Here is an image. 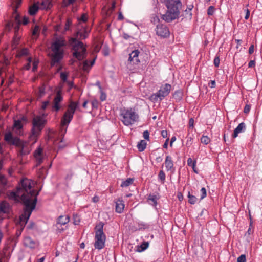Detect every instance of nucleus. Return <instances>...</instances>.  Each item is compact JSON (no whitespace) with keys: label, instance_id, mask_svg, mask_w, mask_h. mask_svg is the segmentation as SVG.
Listing matches in <instances>:
<instances>
[{"label":"nucleus","instance_id":"obj_49","mask_svg":"<svg viewBox=\"0 0 262 262\" xmlns=\"http://www.w3.org/2000/svg\"><path fill=\"white\" fill-rule=\"evenodd\" d=\"M214 12V7L212 6H210L208 7L207 10V14L208 15H212Z\"/></svg>","mask_w":262,"mask_h":262},{"label":"nucleus","instance_id":"obj_47","mask_svg":"<svg viewBox=\"0 0 262 262\" xmlns=\"http://www.w3.org/2000/svg\"><path fill=\"white\" fill-rule=\"evenodd\" d=\"M14 24V22H12L11 21H8L6 24V29H7L8 31H10L13 27Z\"/></svg>","mask_w":262,"mask_h":262},{"label":"nucleus","instance_id":"obj_64","mask_svg":"<svg viewBox=\"0 0 262 262\" xmlns=\"http://www.w3.org/2000/svg\"><path fill=\"white\" fill-rule=\"evenodd\" d=\"M39 93L41 95L45 94V88L44 87H41L39 89Z\"/></svg>","mask_w":262,"mask_h":262},{"label":"nucleus","instance_id":"obj_28","mask_svg":"<svg viewBox=\"0 0 262 262\" xmlns=\"http://www.w3.org/2000/svg\"><path fill=\"white\" fill-rule=\"evenodd\" d=\"M149 246V243L148 242H144L140 245L137 246L136 251L141 252L147 249Z\"/></svg>","mask_w":262,"mask_h":262},{"label":"nucleus","instance_id":"obj_50","mask_svg":"<svg viewBox=\"0 0 262 262\" xmlns=\"http://www.w3.org/2000/svg\"><path fill=\"white\" fill-rule=\"evenodd\" d=\"M237 262H246V257L245 255L242 254L237 259Z\"/></svg>","mask_w":262,"mask_h":262},{"label":"nucleus","instance_id":"obj_61","mask_svg":"<svg viewBox=\"0 0 262 262\" xmlns=\"http://www.w3.org/2000/svg\"><path fill=\"white\" fill-rule=\"evenodd\" d=\"M29 19L27 17L24 16L23 19L22 24L24 25H27L28 23Z\"/></svg>","mask_w":262,"mask_h":262},{"label":"nucleus","instance_id":"obj_31","mask_svg":"<svg viewBox=\"0 0 262 262\" xmlns=\"http://www.w3.org/2000/svg\"><path fill=\"white\" fill-rule=\"evenodd\" d=\"M23 124L20 119L14 120L13 124L14 129H16L17 131L20 132V129L23 128Z\"/></svg>","mask_w":262,"mask_h":262},{"label":"nucleus","instance_id":"obj_25","mask_svg":"<svg viewBox=\"0 0 262 262\" xmlns=\"http://www.w3.org/2000/svg\"><path fill=\"white\" fill-rule=\"evenodd\" d=\"M70 221V217L68 215H60L57 220V224L64 225Z\"/></svg>","mask_w":262,"mask_h":262},{"label":"nucleus","instance_id":"obj_12","mask_svg":"<svg viewBox=\"0 0 262 262\" xmlns=\"http://www.w3.org/2000/svg\"><path fill=\"white\" fill-rule=\"evenodd\" d=\"M63 100V97L61 95V90H59L56 92V96L54 98L53 105L52 108L56 112H58L60 109L59 103Z\"/></svg>","mask_w":262,"mask_h":262},{"label":"nucleus","instance_id":"obj_14","mask_svg":"<svg viewBox=\"0 0 262 262\" xmlns=\"http://www.w3.org/2000/svg\"><path fill=\"white\" fill-rule=\"evenodd\" d=\"M74 114L66 112L61 118V126L63 127L68 126L70 122L72 121Z\"/></svg>","mask_w":262,"mask_h":262},{"label":"nucleus","instance_id":"obj_53","mask_svg":"<svg viewBox=\"0 0 262 262\" xmlns=\"http://www.w3.org/2000/svg\"><path fill=\"white\" fill-rule=\"evenodd\" d=\"M72 24V21L70 19H67L64 27V30L67 31L69 29L70 26Z\"/></svg>","mask_w":262,"mask_h":262},{"label":"nucleus","instance_id":"obj_17","mask_svg":"<svg viewBox=\"0 0 262 262\" xmlns=\"http://www.w3.org/2000/svg\"><path fill=\"white\" fill-rule=\"evenodd\" d=\"M140 51L138 50H135L129 54L128 61L133 62V64H138L140 62L138 56Z\"/></svg>","mask_w":262,"mask_h":262},{"label":"nucleus","instance_id":"obj_48","mask_svg":"<svg viewBox=\"0 0 262 262\" xmlns=\"http://www.w3.org/2000/svg\"><path fill=\"white\" fill-rule=\"evenodd\" d=\"M220 59L219 56H216L213 60V63L215 67L217 68L220 65Z\"/></svg>","mask_w":262,"mask_h":262},{"label":"nucleus","instance_id":"obj_21","mask_svg":"<svg viewBox=\"0 0 262 262\" xmlns=\"http://www.w3.org/2000/svg\"><path fill=\"white\" fill-rule=\"evenodd\" d=\"M115 203L116 211L118 213H121L123 211L125 206L124 201L122 199H118L115 202Z\"/></svg>","mask_w":262,"mask_h":262},{"label":"nucleus","instance_id":"obj_44","mask_svg":"<svg viewBox=\"0 0 262 262\" xmlns=\"http://www.w3.org/2000/svg\"><path fill=\"white\" fill-rule=\"evenodd\" d=\"M160 21V19L158 16H157L155 14H153L151 16V21L154 24H156L157 23H159Z\"/></svg>","mask_w":262,"mask_h":262},{"label":"nucleus","instance_id":"obj_34","mask_svg":"<svg viewBox=\"0 0 262 262\" xmlns=\"http://www.w3.org/2000/svg\"><path fill=\"white\" fill-rule=\"evenodd\" d=\"M188 202L190 204H194L195 203H196L198 201V198L195 196L191 194L190 192H188Z\"/></svg>","mask_w":262,"mask_h":262},{"label":"nucleus","instance_id":"obj_23","mask_svg":"<svg viewBox=\"0 0 262 262\" xmlns=\"http://www.w3.org/2000/svg\"><path fill=\"white\" fill-rule=\"evenodd\" d=\"M159 197L155 194H150L148 197V201L149 203L154 207L157 205V201L159 200Z\"/></svg>","mask_w":262,"mask_h":262},{"label":"nucleus","instance_id":"obj_29","mask_svg":"<svg viewBox=\"0 0 262 262\" xmlns=\"http://www.w3.org/2000/svg\"><path fill=\"white\" fill-rule=\"evenodd\" d=\"M193 8V5L191 4L188 5L187 7V9L185 10V17L186 18H188L189 19H191L192 17V13L191 10Z\"/></svg>","mask_w":262,"mask_h":262},{"label":"nucleus","instance_id":"obj_13","mask_svg":"<svg viewBox=\"0 0 262 262\" xmlns=\"http://www.w3.org/2000/svg\"><path fill=\"white\" fill-rule=\"evenodd\" d=\"M51 65L54 66L56 63L59 62L63 58L64 52L52 51Z\"/></svg>","mask_w":262,"mask_h":262},{"label":"nucleus","instance_id":"obj_1","mask_svg":"<svg viewBox=\"0 0 262 262\" xmlns=\"http://www.w3.org/2000/svg\"><path fill=\"white\" fill-rule=\"evenodd\" d=\"M77 38H72L71 43L72 45V55L77 60L81 61L86 57V49L82 42L79 40L85 39L88 37V32L86 30H79L76 33Z\"/></svg>","mask_w":262,"mask_h":262},{"label":"nucleus","instance_id":"obj_58","mask_svg":"<svg viewBox=\"0 0 262 262\" xmlns=\"http://www.w3.org/2000/svg\"><path fill=\"white\" fill-rule=\"evenodd\" d=\"M49 101H46L43 102L42 106H41L42 109L45 110L47 108V106L49 105Z\"/></svg>","mask_w":262,"mask_h":262},{"label":"nucleus","instance_id":"obj_32","mask_svg":"<svg viewBox=\"0 0 262 262\" xmlns=\"http://www.w3.org/2000/svg\"><path fill=\"white\" fill-rule=\"evenodd\" d=\"M146 142L144 140H141L137 144V148L139 151H143L146 147Z\"/></svg>","mask_w":262,"mask_h":262},{"label":"nucleus","instance_id":"obj_9","mask_svg":"<svg viewBox=\"0 0 262 262\" xmlns=\"http://www.w3.org/2000/svg\"><path fill=\"white\" fill-rule=\"evenodd\" d=\"M171 88V85L168 83L162 85L157 93L152 94L149 97V100L154 103L158 102L159 100L160 101H162L164 98L169 95Z\"/></svg>","mask_w":262,"mask_h":262},{"label":"nucleus","instance_id":"obj_60","mask_svg":"<svg viewBox=\"0 0 262 262\" xmlns=\"http://www.w3.org/2000/svg\"><path fill=\"white\" fill-rule=\"evenodd\" d=\"M254 46L253 45H251L250 46L249 49V51H248L249 54L250 55L252 54L254 52Z\"/></svg>","mask_w":262,"mask_h":262},{"label":"nucleus","instance_id":"obj_54","mask_svg":"<svg viewBox=\"0 0 262 262\" xmlns=\"http://www.w3.org/2000/svg\"><path fill=\"white\" fill-rule=\"evenodd\" d=\"M251 109V105L250 104H246L244 107V112L245 114H248L249 113L250 110Z\"/></svg>","mask_w":262,"mask_h":262},{"label":"nucleus","instance_id":"obj_36","mask_svg":"<svg viewBox=\"0 0 262 262\" xmlns=\"http://www.w3.org/2000/svg\"><path fill=\"white\" fill-rule=\"evenodd\" d=\"M20 37L18 34H15L13 37V42L12 43V46L13 48H16L17 46L19 43V41L20 40Z\"/></svg>","mask_w":262,"mask_h":262},{"label":"nucleus","instance_id":"obj_19","mask_svg":"<svg viewBox=\"0 0 262 262\" xmlns=\"http://www.w3.org/2000/svg\"><path fill=\"white\" fill-rule=\"evenodd\" d=\"M246 129V124L244 122L240 123L235 128L232 134V137L235 138L238 136L239 133L244 132Z\"/></svg>","mask_w":262,"mask_h":262},{"label":"nucleus","instance_id":"obj_18","mask_svg":"<svg viewBox=\"0 0 262 262\" xmlns=\"http://www.w3.org/2000/svg\"><path fill=\"white\" fill-rule=\"evenodd\" d=\"M21 189L20 187H17L16 191H10L8 195L10 199L18 201V198H20L21 199Z\"/></svg>","mask_w":262,"mask_h":262},{"label":"nucleus","instance_id":"obj_52","mask_svg":"<svg viewBox=\"0 0 262 262\" xmlns=\"http://www.w3.org/2000/svg\"><path fill=\"white\" fill-rule=\"evenodd\" d=\"M78 20L79 21H81L84 23L87 21V20H88L87 15L85 13L82 14V15L81 16L80 18L79 19H78Z\"/></svg>","mask_w":262,"mask_h":262},{"label":"nucleus","instance_id":"obj_41","mask_svg":"<svg viewBox=\"0 0 262 262\" xmlns=\"http://www.w3.org/2000/svg\"><path fill=\"white\" fill-rule=\"evenodd\" d=\"M73 224L75 225H77L80 222V217L77 214H73Z\"/></svg>","mask_w":262,"mask_h":262},{"label":"nucleus","instance_id":"obj_56","mask_svg":"<svg viewBox=\"0 0 262 262\" xmlns=\"http://www.w3.org/2000/svg\"><path fill=\"white\" fill-rule=\"evenodd\" d=\"M39 27L38 26L36 25L32 31V35H36L39 31Z\"/></svg>","mask_w":262,"mask_h":262},{"label":"nucleus","instance_id":"obj_16","mask_svg":"<svg viewBox=\"0 0 262 262\" xmlns=\"http://www.w3.org/2000/svg\"><path fill=\"white\" fill-rule=\"evenodd\" d=\"M24 244L25 247H29L31 249H35L38 246V243L32 239L30 237L27 236L24 239Z\"/></svg>","mask_w":262,"mask_h":262},{"label":"nucleus","instance_id":"obj_45","mask_svg":"<svg viewBox=\"0 0 262 262\" xmlns=\"http://www.w3.org/2000/svg\"><path fill=\"white\" fill-rule=\"evenodd\" d=\"M16 6L15 10H14L13 15H15L16 14H18L17 12V9L19 7L21 4V0H16L15 1Z\"/></svg>","mask_w":262,"mask_h":262},{"label":"nucleus","instance_id":"obj_7","mask_svg":"<svg viewBox=\"0 0 262 262\" xmlns=\"http://www.w3.org/2000/svg\"><path fill=\"white\" fill-rule=\"evenodd\" d=\"M47 121L40 116H37L32 119V127L30 138L36 140L45 126Z\"/></svg>","mask_w":262,"mask_h":262},{"label":"nucleus","instance_id":"obj_55","mask_svg":"<svg viewBox=\"0 0 262 262\" xmlns=\"http://www.w3.org/2000/svg\"><path fill=\"white\" fill-rule=\"evenodd\" d=\"M143 136L144 138L146 140H148L149 138V133L148 130L144 131L143 133Z\"/></svg>","mask_w":262,"mask_h":262},{"label":"nucleus","instance_id":"obj_10","mask_svg":"<svg viewBox=\"0 0 262 262\" xmlns=\"http://www.w3.org/2000/svg\"><path fill=\"white\" fill-rule=\"evenodd\" d=\"M65 46V40L62 37L56 38L52 43L51 49L52 51L63 52L62 49Z\"/></svg>","mask_w":262,"mask_h":262},{"label":"nucleus","instance_id":"obj_39","mask_svg":"<svg viewBox=\"0 0 262 262\" xmlns=\"http://www.w3.org/2000/svg\"><path fill=\"white\" fill-rule=\"evenodd\" d=\"M210 141V139L207 136L203 135L201 138V142L205 145L208 144Z\"/></svg>","mask_w":262,"mask_h":262},{"label":"nucleus","instance_id":"obj_27","mask_svg":"<svg viewBox=\"0 0 262 262\" xmlns=\"http://www.w3.org/2000/svg\"><path fill=\"white\" fill-rule=\"evenodd\" d=\"M78 104V102L71 101L68 105V109L66 111L74 114L77 108Z\"/></svg>","mask_w":262,"mask_h":262},{"label":"nucleus","instance_id":"obj_5","mask_svg":"<svg viewBox=\"0 0 262 262\" xmlns=\"http://www.w3.org/2000/svg\"><path fill=\"white\" fill-rule=\"evenodd\" d=\"M37 203L36 197H35L32 202H29V200L26 199L25 196L23 197V203L24 205V212L19 216L20 224L21 225V230L27 224L32 211L35 209Z\"/></svg>","mask_w":262,"mask_h":262},{"label":"nucleus","instance_id":"obj_20","mask_svg":"<svg viewBox=\"0 0 262 262\" xmlns=\"http://www.w3.org/2000/svg\"><path fill=\"white\" fill-rule=\"evenodd\" d=\"M14 17V24L13 28L15 31V34H18V32L19 29V26L21 24L20 19V15L19 14H16L15 15H13Z\"/></svg>","mask_w":262,"mask_h":262},{"label":"nucleus","instance_id":"obj_63","mask_svg":"<svg viewBox=\"0 0 262 262\" xmlns=\"http://www.w3.org/2000/svg\"><path fill=\"white\" fill-rule=\"evenodd\" d=\"M13 81H14L13 76H10L8 79V85H11L13 82Z\"/></svg>","mask_w":262,"mask_h":262},{"label":"nucleus","instance_id":"obj_35","mask_svg":"<svg viewBox=\"0 0 262 262\" xmlns=\"http://www.w3.org/2000/svg\"><path fill=\"white\" fill-rule=\"evenodd\" d=\"M28 54V50L27 48H23V49L20 50H18L17 51V57H21L23 56H26Z\"/></svg>","mask_w":262,"mask_h":262},{"label":"nucleus","instance_id":"obj_33","mask_svg":"<svg viewBox=\"0 0 262 262\" xmlns=\"http://www.w3.org/2000/svg\"><path fill=\"white\" fill-rule=\"evenodd\" d=\"M134 181V179L133 178H127L126 180L123 181L121 184V187H126L130 185Z\"/></svg>","mask_w":262,"mask_h":262},{"label":"nucleus","instance_id":"obj_2","mask_svg":"<svg viewBox=\"0 0 262 262\" xmlns=\"http://www.w3.org/2000/svg\"><path fill=\"white\" fill-rule=\"evenodd\" d=\"M167 8L165 14L162 15V18L167 23L178 19L180 14L182 4L181 0H164Z\"/></svg>","mask_w":262,"mask_h":262},{"label":"nucleus","instance_id":"obj_22","mask_svg":"<svg viewBox=\"0 0 262 262\" xmlns=\"http://www.w3.org/2000/svg\"><path fill=\"white\" fill-rule=\"evenodd\" d=\"M10 211V205L6 201H3L0 203V212L4 213H9Z\"/></svg>","mask_w":262,"mask_h":262},{"label":"nucleus","instance_id":"obj_6","mask_svg":"<svg viewBox=\"0 0 262 262\" xmlns=\"http://www.w3.org/2000/svg\"><path fill=\"white\" fill-rule=\"evenodd\" d=\"M121 120L125 126L134 124L139 121V115L132 108H123L120 110Z\"/></svg>","mask_w":262,"mask_h":262},{"label":"nucleus","instance_id":"obj_59","mask_svg":"<svg viewBox=\"0 0 262 262\" xmlns=\"http://www.w3.org/2000/svg\"><path fill=\"white\" fill-rule=\"evenodd\" d=\"M161 135L163 138H167V135H168L167 130H162L161 132Z\"/></svg>","mask_w":262,"mask_h":262},{"label":"nucleus","instance_id":"obj_62","mask_svg":"<svg viewBox=\"0 0 262 262\" xmlns=\"http://www.w3.org/2000/svg\"><path fill=\"white\" fill-rule=\"evenodd\" d=\"M209 86L211 88H214L216 86V82L215 80H211L210 83H209Z\"/></svg>","mask_w":262,"mask_h":262},{"label":"nucleus","instance_id":"obj_8","mask_svg":"<svg viewBox=\"0 0 262 262\" xmlns=\"http://www.w3.org/2000/svg\"><path fill=\"white\" fill-rule=\"evenodd\" d=\"M104 225L103 222H100L95 227L94 247L98 250H101L105 246L106 235L103 232Z\"/></svg>","mask_w":262,"mask_h":262},{"label":"nucleus","instance_id":"obj_26","mask_svg":"<svg viewBox=\"0 0 262 262\" xmlns=\"http://www.w3.org/2000/svg\"><path fill=\"white\" fill-rule=\"evenodd\" d=\"M172 96L176 102H180L183 98V92L182 90H177L173 94Z\"/></svg>","mask_w":262,"mask_h":262},{"label":"nucleus","instance_id":"obj_37","mask_svg":"<svg viewBox=\"0 0 262 262\" xmlns=\"http://www.w3.org/2000/svg\"><path fill=\"white\" fill-rule=\"evenodd\" d=\"M158 179L161 183H164L165 180V174L163 170H160L158 174Z\"/></svg>","mask_w":262,"mask_h":262},{"label":"nucleus","instance_id":"obj_40","mask_svg":"<svg viewBox=\"0 0 262 262\" xmlns=\"http://www.w3.org/2000/svg\"><path fill=\"white\" fill-rule=\"evenodd\" d=\"M139 229L140 230H144L149 228V226L147 224L141 222L138 223Z\"/></svg>","mask_w":262,"mask_h":262},{"label":"nucleus","instance_id":"obj_11","mask_svg":"<svg viewBox=\"0 0 262 262\" xmlns=\"http://www.w3.org/2000/svg\"><path fill=\"white\" fill-rule=\"evenodd\" d=\"M156 32L157 35L163 38L168 37L170 34L169 29L163 24H158L156 26Z\"/></svg>","mask_w":262,"mask_h":262},{"label":"nucleus","instance_id":"obj_3","mask_svg":"<svg viewBox=\"0 0 262 262\" xmlns=\"http://www.w3.org/2000/svg\"><path fill=\"white\" fill-rule=\"evenodd\" d=\"M4 139L8 143L15 145L20 149L18 156L23 157L30 153V148L29 143L27 142L21 140L17 137H13L10 132L5 135Z\"/></svg>","mask_w":262,"mask_h":262},{"label":"nucleus","instance_id":"obj_57","mask_svg":"<svg viewBox=\"0 0 262 262\" xmlns=\"http://www.w3.org/2000/svg\"><path fill=\"white\" fill-rule=\"evenodd\" d=\"M41 5L45 6L47 8H50L52 5L51 2H49L48 1L42 2Z\"/></svg>","mask_w":262,"mask_h":262},{"label":"nucleus","instance_id":"obj_15","mask_svg":"<svg viewBox=\"0 0 262 262\" xmlns=\"http://www.w3.org/2000/svg\"><path fill=\"white\" fill-rule=\"evenodd\" d=\"M34 158L36 159V166H38L43 162L42 149L39 147L34 151Z\"/></svg>","mask_w":262,"mask_h":262},{"label":"nucleus","instance_id":"obj_43","mask_svg":"<svg viewBox=\"0 0 262 262\" xmlns=\"http://www.w3.org/2000/svg\"><path fill=\"white\" fill-rule=\"evenodd\" d=\"M0 183L4 186H6L7 183L6 178L4 175L0 176Z\"/></svg>","mask_w":262,"mask_h":262},{"label":"nucleus","instance_id":"obj_46","mask_svg":"<svg viewBox=\"0 0 262 262\" xmlns=\"http://www.w3.org/2000/svg\"><path fill=\"white\" fill-rule=\"evenodd\" d=\"M201 196H200V200L203 199L206 196L207 193H206V190L205 188L203 187L201 188Z\"/></svg>","mask_w":262,"mask_h":262},{"label":"nucleus","instance_id":"obj_24","mask_svg":"<svg viewBox=\"0 0 262 262\" xmlns=\"http://www.w3.org/2000/svg\"><path fill=\"white\" fill-rule=\"evenodd\" d=\"M165 164L166 169L167 171L171 170L173 167V162L172 158L170 156H167L166 157Z\"/></svg>","mask_w":262,"mask_h":262},{"label":"nucleus","instance_id":"obj_51","mask_svg":"<svg viewBox=\"0 0 262 262\" xmlns=\"http://www.w3.org/2000/svg\"><path fill=\"white\" fill-rule=\"evenodd\" d=\"M60 77L63 82H66L67 80L68 75L66 73L61 72Z\"/></svg>","mask_w":262,"mask_h":262},{"label":"nucleus","instance_id":"obj_4","mask_svg":"<svg viewBox=\"0 0 262 262\" xmlns=\"http://www.w3.org/2000/svg\"><path fill=\"white\" fill-rule=\"evenodd\" d=\"M18 187H20L21 189V193H22L21 200L22 202L23 196H25L26 199H28L29 202H33L34 198L37 197L41 190L40 188L38 191H36L33 189L31 180L27 179H23ZM36 199H37V198Z\"/></svg>","mask_w":262,"mask_h":262},{"label":"nucleus","instance_id":"obj_38","mask_svg":"<svg viewBox=\"0 0 262 262\" xmlns=\"http://www.w3.org/2000/svg\"><path fill=\"white\" fill-rule=\"evenodd\" d=\"M186 139H187V140H186V146L187 147H189L191 146V145L192 144V143H193V136H189V135H188L186 137Z\"/></svg>","mask_w":262,"mask_h":262},{"label":"nucleus","instance_id":"obj_30","mask_svg":"<svg viewBox=\"0 0 262 262\" xmlns=\"http://www.w3.org/2000/svg\"><path fill=\"white\" fill-rule=\"evenodd\" d=\"M38 9L37 5L33 4L29 7L28 12L30 15H34L37 12Z\"/></svg>","mask_w":262,"mask_h":262},{"label":"nucleus","instance_id":"obj_42","mask_svg":"<svg viewBox=\"0 0 262 262\" xmlns=\"http://www.w3.org/2000/svg\"><path fill=\"white\" fill-rule=\"evenodd\" d=\"M187 164L190 167H194L196 165V161L193 160L191 158H189L187 160Z\"/></svg>","mask_w":262,"mask_h":262}]
</instances>
